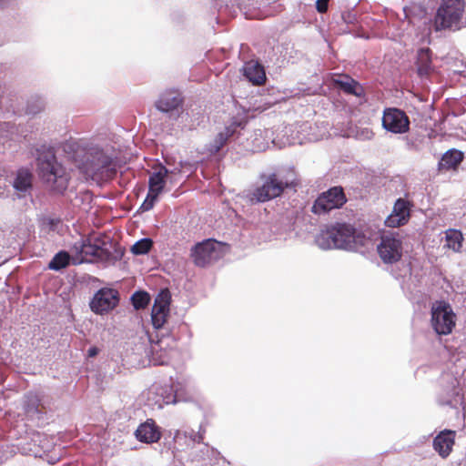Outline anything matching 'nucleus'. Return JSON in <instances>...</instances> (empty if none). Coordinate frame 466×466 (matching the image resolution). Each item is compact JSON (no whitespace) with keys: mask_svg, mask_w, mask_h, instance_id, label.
<instances>
[{"mask_svg":"<svg viewBox=\"0 0 466 466\" xmlns=\"http://www.w3.org/2000/svg\"><path fill=\"white\" fill-rule=\"evenodd\" d=\"M243 75L254 85H261L266 80L263 66L255 60H250L244 64Z\"/></svg>","mask_w":466,"mask_h":466,"instance_id":"21","label":"nucleus"},{"mask_svg":"<svg viewBox=\"0 0 466 466\" xmlns=\"http://www.w3.org/2000/svg\"><path fill=\"white\" fill-rule=\"evenodd\" d=\"M315 243L319 248L323 250L337 248L339 243L336 242L333 226L321 230L316 236Z\"/></svg>","mask_w":466,"mask_h":466,"instance_id":"24","label":"nucleus"},{"mask_svg":"<svg viewBox=\"0 0 466 466\" xmlns=\"http://www.w3.org/2000/svg\"><path fill=\"white\" fill-rule=\"evenodd\" d=\"M33 441L39 442L38 447L35 444V448H30L29 451L35 457H42L43 453L49 450V444L46 441V437L40 433L34 434Z\"/></svg>","mask_w":466,"mask_h":466,"instance_id":"33","label":"nucleus"},{"mask_svg":"<svg viewBox=\"0 0 466 466\" xmlns=\"http://www.w3.org/2000/svg\"><path fill=\"white\" fill-rule=\"evenodd\" d=\"M159 195L148 191L146 199L142 203L140 209L142 211H148L153 208Z\"/></svg>","mask_w":466,"mask_h":466,"instance_id":"39","label":"nucleus"},{"mask_svg":"<svg viewBox=\"0 0 466 466\" xmlns=\"http://www.w3.org/2000/svg\"><path fill=\"white\" fill-rule=\"evenodd\" d=\"M182 104L183 97L180 92L175 89H169L160 95L155 106L157 110L168 114L170 117H177Z\"/></svg>","mask_w":466,"mask_h":466,"instance_id":"13","label":"nucleus"},{"mask_svg":"<svg viewBox=\"0 0 466 466\" xmlns=\"http://www.w3.org/2000/svg\"><path fill=\"white\" fill-rule=\"evenodd\" d=\"M206 432V430H205V427L203 426V424H200L199 425V429H198V431H194L193 430L191 431H186L184 432V435L186 438H187L189 440V441L192 443V446H191V449H196V445L198 443H201L202 441H204V434Z\"/></svg>","mask_w":466,"mask_h":466,"instance_id":"36","label":"nucleus"},{"mask_svg":"<svg viewBox=\"0 0 466 466\" xmlns=\"http://www.w3.org/2000/svg\"><path fill=\"white\" fill-rule=\"evenodd\" d=\"M37 168L40 177L62 193L67 187L69 175L65 167L57 162L54 149L46 145L37 148Z\"/></svg>","mask_w":466,"mask_h":466,"instance_id":"2","label":"nucleus"},{"mask_svg":"<svg viewBox=\"0 0 466 466\" xmlns=\"http://www.w3.org/2000/svg\"><path fill=\"white\" fill-rule=\"evenodd\" d=\"M131 301L136 309H145L150 301V296L146 291H137L132 295Z\"/></svg>","mask_w":466,"mask_h":466,"instance_id":"34","label":"nucleus"},{"mask_svg":"<svg viewBox=\"0 0 466 466\" xmlns=\"http://www.w3.org/2000/svg\"><path fill=\"white\" fill-rule=\"evenodd\" d=\"M247 125L245 116H237L232 117L229 125L226 126L222 132H219L214 140L208 146V151L211 154L218 153L227 143L228 139L235 135L238 129H243Z\"/></svg>","mask_w":466,"mask_h":466,"instance_id":"12","label":"nucleus"},{"mask_svg":"<svg viewBox=\"0 0 466 466\" xmlns=\"http://www.w3.org/2000/svg\"><path fill=\"white\" fill-rule=\"evenodd\" d=\"M356 37H361L369 39L370 36L365 33V31H358V34L356 35Z\"/></svg>","mask_w":466,"mask_h":466,"instance_id":"43","label":"nucleus"},{"mask_svg":"<svg viewBox=\"0 0 466 466\" xmlns=\"http://www.w3.org/2000/svg\"><path fill=\"white\" fill-rule=\"evenodd\" d=\"M262 185L250 193L252 202H266L282 194L286 187L293 185V181L281 178L278 174L261 175Z\"/></svg>","mask_w":466,"mask_h":466,"instance_id":"4","label":"nucleus"},{"mask_svg":"<svg viewBox=\"0 0 466 466\" xmlns=\"http://www.w3.org/2000/svg\"><path fill=\"white\" fill-rule=\"evenodd\" d=\"M412 205L404 198H398L393 206L391 213L385 219V225L389 228H398L405 225L410 217Z\"/></svg>","mask_w":466,"mask_h":466,"instance_id":"15","label":"nucleus"},{"mask_svg":"<svg viewBox=\"0 0 466 466\" xmlns=\"http://www.w3.org/2000/svg\"><path fill=\"white\" fill-rule=\"evenodd\" d=\"M40 400L35 394H28L25 403V408L27 413L34 414L39 412Z\"/></svg>","mask_w":466,"mask_h":466,"instance_id":"37","label":"nucleus"},{"mask_svg":"<svg viewBox=\"0 0 466 466\" xmlns=\"http://www.w3.org/2000/svg\"><path fill=\"white\" fill-rule=\"evenodd\" d=\"M334 84L340 90L350 95L360 96L363 93L362 86L349 76H344L342 78L335 79Z\"/></svg>","mask_w":466,"mask_h":466,"instance_id":"25","label":"nucleus"},{"mask_svg":"<svg viewBox=\"0 0 466 466\" xmlns=\"http://www.w3.org/2000/svg\"><path fill=\"white\" fill-rule=\"evenodd\" d=\"M431 326L438 335L451 334L456 323V315L451 305L443 300L436 301L431 309Z\"/></svg>","mask_w":466,"mask_h":466,"instance_id":"7","label":"nucleus"},{"mask_svg":"<svg viewBox=\"0 0 466 466\" xmlns=\"http://www.w3.org/2000/svg\"><path fill=\"white\" fill-rule=\"evenodd\" d=\"M79 253L85 257L103 258L105 249L96 243H91L90 240L82 241L79 248Z\"/></svg>","mask_w":466,"mask_h":466,"instance_id":"30","label":"nucleus"},{"mask_svg":"<svg viewBox=\"0 0 466 466\" xmlns=\"http://www.w3.org/2000/svg\"><path fill=\"white\" fill-rule=\"evenodd\" d=\"M266 147H267L266 144L256 146V149H258V150H264Z\"/></svg>","mask_w":466,"mask_h":466,"instance_id":"44","label":"nucleus"},{"mask_svg":"<svg viewBox=\"0 0 466 466\" xmlns=\"http://www.w3.org/2000/svg\"><path fill=\"white\" fill-rule=\"evenodd\" d=\"M182 382L176 384H153L147 391L146 404L152 410H161L165 405L176 403L180 400Z\"/></svg>","mask_w":466,"mask_h":466,"instance_id":"3","label":"nucleus"},{"mask_svg":"<svg viewBox=\"0 0 466 466\" xmlns=\"http://www.w3.org/2000/svg\"><path fill=\"white\" fill-rule=\"evenodd\" d=\"M464 0H441L435 15V29L457 26L464 12Z\"/></svg>","mask_w":466,"mask_h":466,"instance_id":"6","label":"nucleus"},{"mask_svg":"<svg viewBox=\"0 0 466 466\" xmlns=\"http://www.w3.org/2000/svg\"><path fill=\"white\" fill-rule=\"evenodd\" d=\"M39 228L42 232L60 234L63 231V222L58 217L42 216L38 219Z\"/></svg>","mask_w":466,"mask_h":466,"instance_id":"26","label":"nucleus"},{"mask_svg":"<svg viewBox=\"0 0 466 466\" xmlns=\"http://www.w3.org/2000/svg\"><path fill=\"white\" fill-rule=\"evenodd\" d=\"M10 0H0V5L1 6H4L5 5H6Z\"/></svg>","mask_w":466,"mask_h":466,"instance_id":"45","label":"nucleus"},{"mask_svg":"<svg viewBox=\"0 0 466 466\" xmlns=\"http://www.w3.org/2000/svg\"><path fill=\"white\" fill-rule=\"evenodd\" d=\"M362 136L365 139H371L374 136L373 132L371 130H369V129H364L362 130Z\"/></svg>","mask_w":466,"mask_h":466,"instance_id":"42","label":"nucleus"},{"mask_svg":"<svg viewBox=\"0 0 466 466\" xmlns=\"http://www.w3.org/2000/svg\"><path fill=\"white\" fill-rule=\"evenodd\" d=\"M70 261V256L66 251H59L56 253L48 264L50 269L58 271L66 268Z\"/></svg>","mask_w":466,"mask_h":466,"instance_id":"32","label":"nucleus"},{"mask_svg":"<svg viewBox=\"0 0 466 466\" xmlns=\"http://www.w3.org/2000/svg\"><path fill=\"white\" fill-rule=\"evenodd\" d=\"M168 169L160 165L148 178V191L159 195L166 185V177L168 175Z\"/></svg>","mask_w":466,"mask_h":466,"instance_id":"22","label":"nucleus"},{"mask_svg":"<svg viewBox=\"0 0 466 466\" xmlns=\"http://www.w3.org/2000/svg\"><path fill=\"white\" fill-rule=\"evenodd\" d=\"M329 200L334 202L337 198H342L343 204L346 202V197L344 195L343 189L340 187H334L325 192Z\"/></svg>","mask_w":466,"mask_h":466,"instance_id":"38","label":"nucleus"},{"mask_svg":"<svg viewBox=\"0 0 466 466\" xmlns=\"http://www.w3.org/2000/svg\"><path fill=\"white\" fill-rule=\"evenodd\" d=\"M65 153L70 157L85 179L101 183L113 178L116 174V154L110 146L91 145L81 149L77 143L67 141L64 144Z\"/></svg>","mask_w":466,"mask_h":466,"instance_id":"1","label":"nucleus"},{"mask_svg":"<svg viewBox=\"0 0 466 466\" xmlns=\"http://www.w3.org/2000/svg\"><path fill=\"white\" fill-rule=\"evenodd\" d=\"M336 242H338L337 248L350 249L355 244L356 229L350 224L337 223L333 226Z\"/></svg>","mask_w":466,"mask_h":466,"instance_id":"17","label":"nucleus"},{"mask_svg":"<svg viewBox=\"0 0 466 466\" xmlns=\"http://www.w3.org/2000/svg\"><path fill=\"white\" fill-rule=\"evenodd\" d=\"M119 303V293L112 288H101L89 302L90 309L96 315H104L113 310Z\"/></svg>","mask_w":466,"mask_h":466,"instance_id":"10","label":"nucleus"},{"mask_svg":"<svg viewBox=\"0 0 466 466\" xmlns=\"http://www.w3.org/2000/svg\"><path fill=\"white\" fill-rule=\"evenodd\" d=\"M446 246L452 249L454 252H461L462 242L464 240L463 235L461 230L455 228H449L445 231Z\"/></svg>","mask_w":466,"mask_h":466,"instance_id":"29","label":"nucleus"},{"mask_svg":"<svg viewBox=\"0 0 466 466\" xmlns=\"http://www.w3.org/2000/svg\"><path fill=\"white\" fill-rule=\"evenodd\" d=\"M403 234L400 231H386L380 237L377 251L385 264L398 262L403 252Z\"/></svg>","mask_w":466,"mask_h":466,"instance_id":"5","label":"nucleus"},{"mask_svg":"<svg viewBox=\"0 0 466 466\" xmlns=\"http://www.w3.org/2000/svg\"><path fill=\"white\" fill-rule=\"evenodd\" d=\"M329 0H317L316 8L319 13H325L328 10Z\"/></svg>","mask_w":466,"mask_h":466,"instance_id":"40","label":"nucleus"},{"mask_svg":"<svg viewBox=\"0 0 466 466\" xmlns=\"http://www.w3.org/2000/svg\"><path fill=\"white\" fill-rule=\"evenodd\" d=\"M196 449H192L191 457L193 461H200L209 459L215 452L214 449L211 448L208 443L203 441L201 443L196 445Z\"/></svg>","mask_w":466,"mask_h":466,"instance_id":"31","label":"nucleus"},{"mask_svg":"<svg viewBox=\"0 0 466 466\" xmlns=\"http://www.w3.org/2000/svg\"><path fill=\"white\" fill-rule=\"evenodd\" d=\"M33 175L27 168H20L13 181V187L20 192H26L32 187Z\"/></svg>","mask_w":466,"mask_h":466,"instance_id":"27","label":"nucleus"},{"mask_svg":"<svg viewBox=\"0 0 466 466\" xmlns=\"http://www.w3.org/2000/svg\"><path fill=\"white\" fill-rule=\"evenodd\" d=\"M437 400L441 405L452 408H457L462 403L463 394L456 378L449 377L447 384L441 386Z\"/></svg>","mask_w":466,"mask_h":466,"instance_id":"14","label":"nucleus"},{"mask_svg":"<svg viewBox=\"0 0 466 466\" xmlns=\"http://www.w3.org/2000/svg\"><path fill=\"white\" fill-rule=\"evenodd\" d=\"M382 127L392 134H405L410 130V118L407 114L397 107H387L383 110Z\"/></svg>","mask_w":466,"mask_h":466,"instance_id":"11","label":"nucleus"},{"mask_svg":"<svg viewBox=\"0 0 466 466\" xmlns=\"http://www.w3.org/2000/svg\"><path fill=\"white\" fill-rule=\"evenodd\" d=\"M463 153L458 149L447 150L438 162V170L441 172L456 169L463 160Z\"/></svg>","mask_w":466,"mask_h":466,"instance_id":"20","label":"nucleus"},{"mask_svg":"<svg viewBox=\"0 0 466 466\" xmlns=\"http://www.w3.org/2000/svg\"><path fill=\"white\" fill-rule=\"evenodd\" d=\"M455 436L454 431L443 430L433 439V449L441 458L446 459L452 451Z\"/></svg>","mask_w":466,"mask_h":466,"instance_id":"18","label":"nucleus"},{"mask_svg":"<svg viewBox=\"0 0 466 466\" xmlns=\"http://www.w3.org/2000/svg\"><path fill=\"white\" fill-rule=\"evenodd\" d=\"M157 341H152L150 349L147 351L149 357V363L155 366L166 365L169 362L172 353L177 347V341L174 336L162 333L159 337L156 335Z\"/></svg>","mask_w":466,"mask_h":466,"instance_id":"9","label":"nucleus"},{"mask_svg":"<svg viewBox=\"0 0 466 466\" xmlns=\"http://www.w3.org/2000/svg\"><path fill=\"white\" fill-rule=\"evenodd\" d=\"M343 206L342 198H337L334 202L329 200L327 195L322 193L314 202L311 210L313 213L321 215L325 214L334 208H339Z\"/></svg>","mask_w":466,"mask_h":466,"instance_id":"23","label":"nucleus"},{"mask_svg":"<svg viewBox=\"0 0 466 466\" xmlns=\"http://www.w3.org/2000/svg\"><path fill=\"white\" fill-rule=\"evenodd\" d=\"M153 241L148 238H141L137 240L131 248V251L135 255H144L147 254L150 248H152Z\"/></svg>","mask_w":466,"mask_h":466,"instance_id":"35","label":"nucleus"},{"mask_svg":"<svg viewBox=\"0 0 466 466\" xmlns=\"http://www.w3.org/2000/svg\"><path fill=\"white\" fill-rule=\"evenodd\" d=\"M418 73L420 76L428 75L431 70V55L428 47L419 49L417 56Z\"/></svg>","mask_w":466,"mask_h":466,"instance_id":"28","label":"nucleus"},{"mask_svg":"<svg viewBox=\"0 0 466 466\" xmlns=\"http://www.w3.org/2000/svg\"><path fill=\"white\" fill-rule=\"evenodd\" d=\"M136 438L145 443H154L159 441L161 433L153 420L141 423L135 431Z\"/></svg>","mask_w":466,"mask_h":466,"instance_id":"19","label":"nucleus"},{"mask_svg":"<svg viewBox=\"0 0 466 466\" xmlns=\"http://www.w3.org/2000/svg\"><path fill=\"white\" fill-rule=\"evenodd\" d=\"M169 313V302L167 299L163 298H157L151 310V321L154 329L157 330V334L159 336L162 333L168 334L165 331V323Z\"/></svg>","mask_w":466,"mask_h":466,"instance_id":"16","label":"nucleus"},{"mask_svg":"<svg viewBox=\"0 0 466 466\" xmlns=\"http://www.w3.org/2000/svg\"><path fill=\"white\" fill-rule=\"evenodd\" d=\"M225 244L208 238L192 248L191 257L195 265L203 268L221 258L225 254Z\"/></svg>","mask_w":466,"mask_h":466,"instance_id":"8","label":"nucleus"},{"mask_svg":"<svg viewBox=\"0 0 466 466\" xmlns=\"http://www.w3.org/2000/svg\"><path fill=\"white\" fill-rule=\"evenodd\" d=\"M98 352H99V350L96 347H91L87 350V356L89 358H94L98 354Z\"/></svg>","mask_w":466,"mask_h":466,"instance_id":"41","label":"nucleus"}]
</instances>
